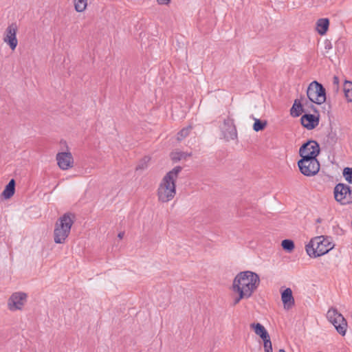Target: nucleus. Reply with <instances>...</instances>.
Listing matches in <instances>:
<instances>
[{"mask_svg": "<svg viewBox=\"0 0 352 352\" xmlns=\"http://www.w3.org/2000/svg\"><path fill=\"white\" fill-rule=\"evenodd\" d=\"M260 284L258 275L251 271L241 272L234 277L232 288L239 287L245 294L252 296Z\"/></svg>", "mask_w": 352, "mask_h": 352, "instance_id": "f03ea898", "label": "nucleus"}, {"mask_svg": "<svg viewBox=\"0 0 352 352\" xmlns=\"http://www.w3.org/2000/svg\"><path fill=\"white\" fill-rule=\"evenodd\" d=\"M15 192V181L12 179L9 183L6 186L5 189L2 192V196L5 199H10L13 196Z\"/></svg>", "mask_w": 352, "mask_h": 352, "instance_id": "a211bd4d", "label": "nucleus"}, {"mask_svg": "<svg viewBox=\"0 0 352 352\" xmlns=\"http://www.w3.org/2000/svg\"><path fill=\"white\" fill-rule=\"evenodd\" d=\"M304 98L302 97L301 100L296 99L294 100V104L290 109V114L293 117H298L300 116L302 112H305V109H304L303 102H302Z\"/></svg>", "mask_w": 352, "mask_h": 352, "instance_id": "2eb2a0df", "label": "nucleus"}, {"mask_svg": "<svg viewBox=\"0 0 352 352\" xmlns=\"http://www.w3.org/2000/svg\"><path fill=\"white\" fill-rule=\"evenodd\" d=\"M343 175L346 181L352 183V168H345L343 170Z\"/></svg>", "mask_w": 352, "mask_h": 352, "instance_id": "473e14b6", "label": "nucleus"}, {"mask_svg": "<svg viewBox=\"0 0 352 352\" xmlns=\"http://www.w3.org/2000/svg\"><path fill=\"white\" fill-rule=\"evenodd\" d=\"M338 136L335 131H333L331 130L330 132L327 134L326 138H325V143L329 146H334L337 142H338Z\"/></svg>", "mask_w": 352, "mask_h": 352, "instance_id": "b1692460", "label": "nucleus"}, {"mask_svg": "<svg viewBox=\"0 0 352 352\" xmlns=\"http://www.w3.org/2000/svg\"><path fill=\"white\" fill-rule=\"evenodd\" d=\"M56 160L59 168L67 170L73 166L74 158L70 152H61L56 155Z\"/></svg>", "mask_w": 352, "mask_h": 352, "instance_id": "9d476101", "label": "nucleus"}, {"mask_svg": "<svg viewBox=\"0 0 352 352\" xmlns=\"http://www.w3.org/2000/svg\"><path fill=\"white\" fill-rule=\"evenodd\" d=\"M250 327L254 329L255 333L259 336L261 339L266 338L270 336L265 327L260 323H252Z\"/></svg>", "mask_w": 352, "mask_h": 352, "instance_id": "aec40b11", "label": "nucleus"}, {"mask_svg": "<svg viewBox=\"0 0 352 352\" xmlns=\"http://www.w3.org/2000/svg\"><path fill=\"white\" fill-rule=\"evenodd\" d=\"M302 125L309 130L314 129L319 124V116L305 113L300 118Z\"/></svg>", "mask_w": 352, "mask_h": 352, "instance_id": "f8f14e48", "label": "nucleus"}, {"mask_svg": "<svg viewBox=\"0 0 352 352\" xmlns=\"http://www.w3.org/2000/svg\"><path fill=\"white\" fill-rule=\"evenodd\" d=\"M265 352H272V350H268L267 351H265Z\"/></svg>", "mask_w": 352, "mask_h": 352, "instance_id": "ea45409f", "label": "nucleus"}, {"mask_svg": "<svg viewBox=\"0 0 352 352\" xmlns=\"http://www.w3.org/2000/svg\"><path fill=\"white\" fill-rule=\"evenodd\" d=\"M233 292L238 294V296L235 298L232 302V306L236 305L242 299H248L251 296L245 294L243 290L240 289L239 287L237 288H232Z\"/></svg>", "mask_w": 352, "mask_h": 352, "instance_id": "4be33fe9", "label": "nucleus"}, {"mask_svg": "<svg viewBox=\"0 0 352 352\" xmlns=\"http://www.w3.org/2000/svg\"><path fill=\"white\" fill-rule=\"evenodd\" d=\"M87 6V0H74L75 10L81 12H83Z\"/></svg>", "mask_w": 352, "mask_h": 352, "instance_id": "bb28decb", "label": "nucleus"}, {"mask_svg": "<svg viewBox=\"0 0 352 352\" xmlns=\"http://www.w3.org/2000/svg\"><path fill=\"white\" fill-rule=\"evenodd\" d=\"M75 215L66 212L56 222L54 230V241L56 243H64L68 237L74 222Z\"/></svg>", "mask_w": 352, "mask_h": 352, "instance_id": "7ed1b4c3", "label": "nucleus"}, {"mask_svg": "<svg viewBox=\"0 0 352 352\" xmlns=\"http://www.w3.org/2000/svg\"><path fill=\"white\" fill-rule=\"evenodd\" d=\"M313 102L310 100L308 101L307 100L303 102L304 109H305V111H308L309 110L313 111L315 113H318V110L316 107L312 104Z\"/></svg>", "mask_w": 352, "mask_h": 352, "instance_id": "2f4dec72", "label": "nucleus"}, {"mask_svg": "<svg viewBox=\"0 0 352 352\" xmlns=\"http://www.w3.org/2000/svg\"><path fill=\"white\" fill-rule=\"evenodd\" d=\"M263 340V346L264 351L272 350V342L270 340V337L268 336L267 338L262 339Z\"/></svg>", "mask_w": 352, "mask_h": 352, "instance_id": "72a5a7b5", "label": "nucleus"}, {"mask_svg": "<svg viewBox=\"0 0 352 352\" xmlns=\"http://www.w3.org/2000/svg\"><path fill=\"white\" fill-rule=\"evenodd\" d=\"M307 96L309 100L317 104L324 103L327 99L325 88L316 80L309 85L307 89Z\"/></svg>", "mask_w": 352, "mask_h": 352, "instance_id": "20e7f679", "label": "nucleus"}, {"mask_svg": "<svg viewBox=\"0 0 352 352\" xmlns=\"http://www.w3.org/2000/svg\"><path fill=\"white\" fill-rule=\"evenodd\" d=\"M150 160V157L146 156L143 157L140 162L138 165L136 166V170H143L148 166V163Z\"/></svg>", "mask_w": 352, "mask_h": 352, "instance_id": "c85d7f7f", "label": "nucleus"}, {"mask_svg": "<svg viewBox=\"0 0 352 352\" xmlns=\"http://www.w3.org/2000/svg\"><path fill=\"white\" fill-rule=\"evenodd\" d=\"M281 300L286 309H289L294 305L295 301L290 288H287L281 292Z\"/></svg>", "mask_w": 352, "mask_h": 352, "instance_id": "4468645a", "label": "nucleus"}, {"mask_svg": "<svg viewBox=\"0 0 352 352\" xmlns=\"http://www.w3.org/2000/svg\"><path fill=\"white\" fill-rule=\"evenodd\" d=\"M313 242L316 243V245H320V248L327 250V253L329 252L333 248V245L327 239H324L323 236H317L313 239Z\"/></svg>", "mask_w": 352, "mask_h": 352, "instance_id": "dca6fc26", "label": "nucleus"}, {"mask_svg": "<svg viewBox=\"0 0 352 352\" xmlns=\"http://www.w3.org/2000/svg\"><path fill=\"white\" fill-rule=\"evenodd\" d=\"M316 30L319 34L324 35L328 30L329 25V21L328 19H320L316 23Z\"/></svg>", "mask_w": 352, "mask_h": 352, "instance_id": "f3484780", "label": "nucleus"}, {"mask_svg": "<svg viewBox=\"0 0 352 352\" xmlns=\"http://www.w3.org/2000/svg\"><path fill=\"white\" fill-rule=\"evenodd\" d=\"M316 245V242H313V239L306 245L305 249L307 254L310 257L316 258L327 254V250H324Z\"/></svg>", "mask_w": 352, "mask_h": 352, "instance_id": "ddd939ff", "label": "nucleus"}, {"mask_svg": "<svg viewBox=\"0 0 352 352\" xmlns=\"http://www.w3.org/2000/svg\"><path fill=\"white\" fill-rule=\"evenodd\" d=\"M124 235V232H121L118 234V236L119 239H122L123 238Z\"/></svg>", "mask_w": 352, "mask_h": 352, "instance_id": "e433bc0d", "label": "nucleus"}, {"mask_svg": "<svg viewBox=\"0 0 352 352\" xmlns=\"http://www.w3.org/2000/svg\"><path fill=\"white\" fill-rule=\"evenodd\" d=\"M348 192V194H347L346 201H344V204H345V205L352 204V189L351 188L350 186H349V192Z\"/></svg>", "mask_w": 352, "mask_h": 352, "instance_id": "f704fd0d", "label": "nucleus"}, {"mask_svg": "<svg viewBox=\"0 0 352 352\" xmlns=\"http://www.w3.org/2000/svg\"><path fill=\"white\" fill-rule=\"evenodd\" d=\"M282 248L284 250L291 252L294 249V243L290 239H284L281 242Z\"/></svg>", "mask_w": 352, "mask_h": 352, "instance_id": "a878e982", "label": "nucleus"}, {"mask_svg": "<svg viewBox=\"0 0 352 352\" xmlns=\"http://www.w3.org/2000/svg\"><path fill=\"white\" fill-rule=\"evenodd\" d=\"M298 165L300 173L308 177L316 175L320 170V164L317 159L301 158L298 162Z\"/></svg>", "mask_w": 352, "mask_h": 352, "instance_id": "39448f33", "label": "nucleus"}, {"mask_svg": "<svg viewBox=\"0 0 352 352\" xmlns=\"http://www.w3.org/2000/svg\"><path fill=\"white\" fill-rule=\"evenodd\" d=\"M320 151V146L316 141L309 140L300 146L299 154L302 158L316 159Z\"/></svg>", "mask_w": 352, "mask_h": 352, "instance_id": "423d86ee", "label": "nucleus"}, {"mask_svg": "<svg viewBox=\"0 0 352 352\" xmlns=\"http://www.w3.org/2000/svg\"><path fill=\"white\" fill-rule=\"evenodd\" d=\"M27 301V294L23 292H15L8 299V307L10 311L21 310Z\"/></svg>", "mask_w": 352, "mask_h": 352, "instance_id": "0eeeda50", "label": "nucleus"}, {"mask_svg": "<svg viewBox=\"0 0 352 352\" xmlns=\"http://www.w3.org/2000/svg\"><path fill=\"white\" fill-rule=\"evenodd\" d=\"M279 352H286V351H285V349H280L279 350Z\"/></svg>", "mask_w": 352, "mask_h": 352, "instance_id": "58836bf2", "label": "nucleus"}, {"mask_svg": "<svg viewBox=\"0 0 352 352\" xmlns=\"http://www.w3.org/2000/svg\"><path fill=\"white\" fill-rule=\"evenodd\" d=\"M331 323L334 326L338 333L344 336L346 334L347 322L344 319V321L341 320H334Z\"/></svg>", "mask_w": 352, "mask_h": 352, "instance_id": "6ab92c4d", "label": "nucleus"}, {"mask_svg": "<svg viewBox=\"0 0 352 352\" xmlns=\"http://www.w3.org/2000/svg\"><path fill=\"white\" fill-rule=\"evenodd\" d=\"M267 125L266 121H263L259 119H254V123L253 124V129L255 131H259L263 130Z\"/></svg>", "mask_w": 352, "mask_h": 352, "instance_id": "cd10ccee", "label": "nucleus"}, {"mask_svg": "<svg viewBox=\"0 0 352 352\" xmlns=\"http://www.w3.org/2000/svg\"><path fill=\"white\" fill-rule=\"evenodd\" d=\"M190 154H188L182 151H175L170 153V158L174 162H177L180 161L182 159L186 158L187 156H190Z\"/></svg>", "mask_w": 352, "mask_h": 352, "instance_id": "393cba45", "label": "nucleus"}, {"mask_svg": "<svg viewBox=\"0 0 352 352\" xmlns=\"http://www.w3.org/2000/svg\"><path fill=\"white\" fill-rule=\"evenodd\" d=\"M331 89L333 92L335 94H337L339 92L340 90V80L339 78L336 76H334L333 78V82Z\"/></svg>", "mask_w": 352, "mask_h": 352, "instance_id": "7c9ffc66", "label": "nucleus"}, {"mask_svg": "<svg viewBox=\"0 0 352 352\" xmlns=\"http://www.w3.org/2000/svg\"><path fill=\"white\" fill-rule=\"evenodd\" d=\"M170 0H157L160 4H168Z\"/></svg>", "mask_w": 352, "mask_h": 352, "instance_id": "c9c22d12", "label": "nucleus"}, {"mask_svg": "<svg viewBox=\"0 0 352 352\" xmlns=\"http://www.w3.org/2000/svg\"><path fill=\"white\" fill-rule=\"evenodd\" d=\"M327 318L330 322L334 320H341L342 321H344L343 316L338 311L337 309L333 307L329 309L327 314Z\"/></svg>", "mask_w": 352, "mask_h": 352, "instance_id": "412c9836", "label": "nucleus"}, {"mask_svg": "<svg viewBox=\"0 0 352 352\" xmlns=\"http://www.w3.org/2000/svg\"><path fill=\"white\" fill-rule=\"evenodd\" d=\"M316 222L317 223H320L321 222V219L320 218H318L317 220H316Z\"/></svg>", "mask_w": 352, "mask_h": 352, "instance_id": "4c0bfd02", "label": "nucleus"}, {"mask_svg": "<svg viewBox=\"0 0 352 352\" xmlns=\"http://www.w3.org/2000/svg\"><path fill=\"white\" fill-rule=\"evenodd\" d=\"M222 134L226 141L233 140L237 138V132L234 120L230 118L224 120L221 127Z\"/></svg>", "mask_w": 352, "mask_h": 352, "instance_id": "1a4fd4ad", "label": "nucleus"}, {"mask_svg": "<svg viewBox=\"0 0 352 352\" xmlns=\"http://www.w3.org/2000/svg\"><path fill=\"white\" fill-rule=\"evenodd\" d=\"M345 98L348 102H352V82L345 80L343 86Z\"/></svg>", "mask_w": 352, "mask_h": 352, "instance_id": "5701e85b", "label": "nucleus"}, {"mask_svg": "<svg viewBox=\"0 0 352 352\" xmlns=\"http://www.w3.org/2000/svg\"><path fill=\"white\" fill-rule=\"evenodd\" d=\"M18 27L15 23L8 26L5 31L3 41L7 43L12 50H14L18 45L16 32Z\"/></svg>", "mask_w": 352, "mask_h": 352, "instance_id": "6e6552de", "label": "nucleus"}, {"mask_svg": "<svg viewBox=\"0 0 352 352\" xmlns=\"http://www.w3.org/2000/svg\"><path fill=\"white\" fill-rule=\"evenodd\" d=\"M192 129V127L190 126H188L186 128H184L182 129L178 133H177V140L178 141H182L184 138H185L186 137H187L190 131V130Z\"/></svg>", "mask_w": 352, "mask_h": 352, "instance_id": "c756f323", "label": "nucleus"}, {"mask_svg": "<svg viewBox=\"0 0 352 352\" xmlns=\"http://www.w3.org/2000/svg\"><path fill=\"white\" fill-rule=\"evenodd\" d=\"M182 170V166H175L163 177L157 189V197L160 201L166 203L174 198L176 195L175 182Z\"/></svg>", "mask_w": 352, "mask_h": 352, "instance_id": "f257e3e1", "label": "nucleus"}, {"mask_svg": "<svg viewBox=\"0 0 352 352\" xmlns=\"http://www.w3.org/2000/svg\"><path fill=\"white\" fill-rule=\"evenodd\" d=\"M349 192V186L339 183L334 188L335 199L342 205H345L344 201H346L347 194Z\"/></svg>", "mask_w": 352, "mask_h": 352, "instance_id": "9b49d317", "label": "nucleus"}]
</instances>
